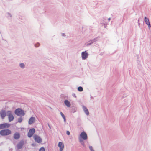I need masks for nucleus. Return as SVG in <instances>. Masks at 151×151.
Returning a JSON list of instances; mask_svg holds the SVG:
<instances>
[{
    "label": "nucleus",
    "mask_w": 151,
    "mask_h": 151,
    "mask_svg": "<svg viewBox=\"0 0 151 151\" xmlns=\"http://www.w3.org/2000/svg\"><path fill=\"white\" fill-rule=\"evenodd\" d=\"M66 134H67L68 135H70V132H69V131H67L66 132Z\"/></svg>",
    "instance_id": "26"
},
{
    "label": "nucleus",
    "mask_w": 151,
    "mask_h": 151,
    "mask_svg": "<svg viewBox=\"0 0 151 151\" xmlns=\"http://www.w3.org/2000/svg\"><path fill=\"white\" fill-rule=\"evenodd\" d=\"M45 149L43 147L41 148L39 150V151H45Z\"/></svg>",
    "instance_id": "21"
},
{
    "label": "nucleus",
    "mask_w": 151,
    "mask_h": 151,
    "mask_svg": "<svg viewBox=\"0 0 151 151\" xmlns=\"http://www.w3.org/2000/svg\"><path fill=\"white\" fill-rule=\"evenodd\" d=\"M20 66L21 68H23L24 67V64L23 63H21L20 64Z\"/></svg>",
    "instance_id": "24"
},
{
    "label": "nucleus",
    "mask_w": 151,
    "mask_h": 151,
    "mask_svg": "<svg viewBox=\"0 0 151 151\" xmlns=\"http://www.w3.org/2000/svg\"><path fill=\"white\" fill-rule=\"evenodd\" d=\"M79 142L81 143V144L83 146H85V144L84 142L83 141V139H81L80 138V139H79Z\"/></svg>",
    "instance_id": "18"
},
{
    "label": "nucleus",
    "mask_w": 151,
    "mask_h": 151,
    "mask_svg": "<svg viewBox=\"0 0 151 151\" xmlns=\"http://www.w3.org/2000/svg\"><path fill=\"white\" fill-rule=\"evenodd\" d=\"M87 135L86 134L85 132L83 131L80 134L78 139H80V138L84 140H86L87 139Z\"/></svg>",
    "instance_id": "4"
},
{
    "label": "nucleus",
    "mask_w": 151,
    "mask_h": 151,
    "mask_svg": "<svg viewBox=\"0 0 151 151\" xmlns=\"http://www.w3.org/2000/svg\"><path fill=\"white\" fill-rule=\"evenodd\" d=\"M20 137V134L18 132H16L14 134V138L16 139H19Z\"/></svg>",
    "instance_id": "14"
},
{
    "label": "nucleus",
    "mask_w": 151,
    "mask_h": 151,
    "mask_svg": "<svg viewBox=\"0 0 151 151\" xmlns=\"http://www.w3.org/2000/svg\"><path fill=\"white\" fill-rule=\"evenodd\" d=\"M35 122V118L34 117H31L29 119L28 121L29 124L31 125Z\"/></svg>",
    "instance_id": "12"
},
{
    "label": "nucleus",
    "mask_w": 151,
    "mask_h": 151,
    "mask_svg": "<svg viewBox=\"0 0 151 151\" xmlns=\"http://www.w3.org/2000/svg\"><path fill=\"white\" fill-rule=\"evenodd\" d=\"M22 120H23V119L22 118H21V117L19 118L18 119L17 122H19V123H21L22 122Z\"/></svg>",
    "instance_id": "19"
},
{
    "label": "nucleus",
    "mask_w": 151,
    "mask_h": 151,
    "mask_svg": "<svg viewBox=\"0 0 151 151\" xmlns=\"http://www.w3.org/2000/svg\"><path fill=\"white\" fill-rule=\"evenodd\" d=\"M0 114L1 118L4 119L6 115V112L4 110H2L0 112Z\"/></svg>",
    "instance_id": "8"
},
{
    "label": "nucleus",
    "mask_w": 151,
    "mask_h": 151,
    "mask_svg": "<svg viewBox=\"0 0 151 151\" xmlns=\"http://www.w3.org/2000/svg\"><path fill=\"white\" fill-rule=\"evenodd\" d=\"M94 42V40H91L89 41V42L90 43H89V44H87L88 45H90L92 43Z\"/></svg>",
    "instance_id": "22"
},
{
    "label": "nucleus",
    "mask_w": 151,
    "mask_h": 151,
    "mask_svg": "<svg viewBox=\"0 0 151 151\" xmlns=\"http://www.w3.org/2000/svg\"><path fill=\"white\" fill-rule=\"evenodd\" d=\"M14 113L16 115L19 116H23L25 115L24 111L20 108L16 109Z\"/></svg>",
    "instance_id": "1"
},
{
    "label": "nucleus",
    "mask_w": 151,
    "mask_h": 151,
    "mask_svg": "<svg viewBox=\"0 0 151 151\" xmlns=\"http://www.w3.org/2000/svg\"><path fill=\"white\" fill-rule=\"evenodd\" d=\"M58 146L60 148L59 150L62 151L64 147L63 144L61 142H59L58 143Z\"/></svg>",
    "instance_id": "11"
},
{
    "label": "nucleus",
    "mask_w": 151,
    "mask_h": 151,
    "mask_svg": "<svg viewBox=\"0 0 151 151\" xmlns=\"http://www.w3.org/2000/svg\"><path fill=\"white\" fill-rule=\"evenodd\" d=\"M60 114L62 117L63 118L64 121L65 122L66 121V119L65 116L62 112H60Z\"/></svg>",
    "instance_id": "17"
},
{
    "label": "nucleus",
    "mask_w": 151,
    "mask_h": 151,
    "mask_svg": "<svg viewBox=\"0 0 151 151\" xmlns=\"http://www.w3.org/2000/svg\"><path fill=\"white\" fill-rule=\"evenodd\" d=\"M10 126V124H3L0 125V129H2L5 128H9Z\"/></svg>",
    "instance_id": "9"
},
{
    "label": "nucleus",
    "mask_w": 151,
    "mask_h": 151,
    "mask_svg": "<svg viewBox=\"0 0 151 151\" xmlns=\"http://www.w3.org/2000/svg\"><path fill=\"white\" fill-rule=\"evenodd\" d=\"M40 45V44L39 43H37V44L35 45V46L36 47H39Z\"/></svg>",
    "instance_id": "25"
},
{
    "label": "nucleus",
    "mask_w": 151,
    "mask_h": 151,
    "mask_svg": "<svg viewBox=\"0 0 151 151\" xmlns=\"http://www.w3.org/2000/svg\"><path fill=\"white\" fill-rule=\"evenodd\" d=\"M24 143V141L22 140L17 145V147L18 149L21 148Z\"/></svg>",
    "instance_id": "10"
},
{
    "label": "nucleus",
    "mask_w": 151,
    "mask_h": 151,
    "mask_svg": "<svg viewBox=\"0 0 151 151\" xmlns=\"http://www.w3.org/2000/svg\"><path fill=\"white\" fill-rule=\"evenodd\" d=\"M144 20L146 24L148 25V27L150 29L151 27V25L149 19L145 17Z\"/></svg>",
    "instance_id": "13"
},
{
    "label": "nucleus",
    "mask_w": 151,
    "mask_h": 151,
    "mask_svg": "<svg viewBox=\"0 0 151 151\" xmlns=\"http://www.w3.org/2000/svg\"><path fill=\"white\" fill-rule=\"evenodd\" d=\"M108 20L109 21L111 20V18H109L108 19Z\"/></svg>",
    "instance_id": "27"
},
{
    "label": "nucleus",
    "mask_w": 151,
    "mask_h": 151,
    "mask_svg": "<svg viewBox=\"0 0 151 151\" xmlns=\"http://www.w3.org/2000/svg\"><path fill=\"white\" fill-rule=\"evenodd\" d=\"M33 137L36 142L38 143H40L42 142V139L41 138L37 135H35Z\"/></svg>",
    "instance_id": "5"
},
{
    "label": "nucleus",
    "mask_w": 151,
    "mask_h": 151,
    "mask_svg": "<svg viewBox=\"0 0 151 151\" xmlns=\"http://www.w3.org/2000/svg\"><path fill=\"white\" fill-rule=\"evenodd\" d=\"M83 108L85 113L86 115H88L89 114V113L87 109L85 106H83Z\"/></svg>",
    "instance_id": "16"
},
{
    "label": "nucleus",
    "mask_w": 151,
    "mask_h": 151,
    "mask_svg": "<svg viewBox=\"0 0 151 151\" xmlns=\"http://www.w3.org/2000/svg\"><path fill=\"white\" fill-rule=\"evenodd\" d=\"M6 115L8 116L9 121L10 122L12 121L14 117L12 113V112L11 111H6Z\"/></svg>",
    "instance_id": "3"
},
{
    "label": "nucleus",
    "mask_w": 151,
    "mask_h": 151,
    "mask_svg": "<svg viewBox=\"0 0 151 151\" xmlns=\"http://www.w3.org/2000/svg\"><path fill=\"white\" fill-rule=\"evenodd\" d=\"M78 90L79 91H83V88L81 87H79L78 88Z\"/></svg>",
    "instance_id": "20"
},
{
    "label": "nucleus",
    "mask_w": 151,
    "mask_h": 151,
    "mask_svg": "<svg viewBox=\"0 0 151 151\" xmlns=\"http://www.w3.org/2000/svg\"><path fill=\"white\" fill-rule=\"evenodd\" d=\"M11 133V131L9 129H5L0 131V134L2 136L8 135Z\"/></svg>",
    "instance_id": "2"
},
{
    "label": "nucleus",
    "mask_w": 151,
    "mask_h": 151,
    "mask_svg": "<svg viewBox=\"0 0 151 151\" xmlns=\"http://www.w3.org/2000/svg\"><path fill=\"white\" fill-rule=\"evenodd\" d=\"M88 54L87 53L86 51L83 52L81 53V56L82 59H86L88 58Z\"/></svg>",
    "instance_id": "7"
},
{
    "label": "nucleus",
    "mask_w": 151,
    "mask_h": 151,
    "mask_svg": "<svg viewBox=\"0 0 151 151\" xmlns=\"http://www.w3.org/2000/svg\"><path fill=\"white\" fill-rule=\"evenodd\" d=\"M62 35L63 36H64L65 35L64 34H63Z\"/></svg>",
    "instance_id": "28"
},
{
    "label": "nucleus",
    "mask_w": 151,
    "mask_h": 151,
    "mask_svg": "<svg viewBox=\"0 0 151 151\" xmlns=\"http://www.w3.org/2000/svg\"><path fill=\"white\" fill-rule=\"evenodd\" d=\"M89 148L90 150L91 151H94L93 148V147L91 146H89Z\"/></svg>",
    "instance_id": "23"
},
{
    "label": "nucleus",
    "mask_w": 151,
    "mask_h": 151,
    "mask_svg": "<svg viewBox=\"0 0 151 151\" xmlns=\"http://www.w3.org/2000/svg\"><path fill=\"white\" fill-rule=\"evenodd\" d=\"M64 103L65 105L68 107H70V102L68 100L65 101Z\"/></svg>",
    "instance_id": "15"
},
{
    "label": "nucleus",
    "mask_w": 151,
    "mask_h": 151,
    "mask_svg": "<svg viewBox=\"0 0 151 151\" xmlns=\"http://www.w3.org/2000/svg\"><path fill=\"white\" fill-rule=\"evenodd\" d=\"M35 132V130L34 128L30 129L28 133V136L29 137H32Z\"/></svg>",
    "instance_id": "6"
}]
</instances>
